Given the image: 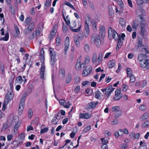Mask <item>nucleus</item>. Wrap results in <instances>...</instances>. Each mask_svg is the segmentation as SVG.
I'll list each match as a JSON object with an SVG mask.
<instances>
[{"label":"nucleus","instance_id":"nucleus-35","mask_svg":"<svg viewBox=\"0 0 149 149\" xmlns=\"http://www.w3.org/2000/svg\"><path fill=\"white\" fill-rule=\"evenodd\" d=\"M15 81L17 83L19 84H21L23 81V79L21 76H19L17 77L16 78Z\"/></svg>","mask_w":149,"mask_h":149},{"label":"nucleus","instance_id":"nucleus-39","mask_svg":"<svg viewBox=\"0 0 149 149\" xmlns=\"http://www.w3.org/2000/svg\"><path fill=\"white\" fill-rule=\"evenodd\" d=\"M44 126V125H42L41 127V129L40 132V134H42L43 133H44L45 132H47L48 130V127H46L43 128L42 129L43 127Z\"/></svg>","mask_w":149,"mask_h":149},{"label":"nucleus","instance_id":"nucleus-24","mask_svg":"<svg viewBox=\"0 0 149 149\" xmlns=\"http://www.w3.org/2000/svg\"><path fill=\"white\" fill-rule=\"evenodd\" d=\"M146 55L144 54H140L138 56V59L140 62H142V61H144L146 60Z\"/></svg>","mask_w":149,"mask_h":149},{"label":"nucleus","instance_id":"nucleus-7","mask_svg":"<svg viewBox=\"0 0 149 149\" xmlns=\"http://www.w3.org/2000/svg\"><path fill=\"white\" fill-rule=\"evenodd\" d=\"M58 26V24H56L53 27L49 34L48 36V38L50 40H51L56 35L57 32Z\"/></svg>","mask_w":149,"mask_h":149},{"label":"nucleus","instance_id":"nucleus-62","mask_svg":"<svg viewBox=\"0 0 149 149\" xmlns=\"http://www.w3.org/2000/svg\"><path fill=\"white\" fill-rule=\"evenodd\" d=\"M90 82L87 81H83L82 82V84L83 86H85L89 84Z\"/></svg>","mask_w":149,"mask_h":149},{"label":"nucleus","instance_id":"nucleus-52","mask_svg":"<svg viewBox=\"0 0 149 149\" xmlns=\"http://www.w3.org/2000/svg\"><path fill=\"white\" fill-rule=\"evenodd\" d=\"M51 2L52 0H47L45 3V6L47 8H48L51 4Z\"/></svg>","mask_w":149,"mask_h":149},{"label":"nucleus","instance_id":"nucleus-34","mask_svg":"<svg viewBox=\"0 0 149 149\" xmlns=\"http://www.w3.org/2000/svg\"><path fill=\"white\" fill-rule=\"evenodd\" d=\"M122 112L121 110L117 111L115 112V118H118L122 115Z\"/></svg>","mask_w":149,"mask_h":149},{"label":"nucleus","instance_id":"nucleus-47","mask_svg":"<svg viewBox=\"0 0 149 149\" xmlns=\"http://www.w3.org/2000/svg\"><path fill=\"white\" fill-rule=\"evenodd\" d=\"M91 129V126H88L87 127L85 128L83 131V133L84 134L87 133L88 131Z\"/></svg>","mask_w":149,"mask_h":149},{"label":"nucleus","instance_id":"nucleus-50","mask_svg":"<svg viewBox=\"0 0 149 149\" xmlns=\"http://www.w3.org/2000/svg\"><path fill=\"white\" fill-rule=\"evenodd\" d=\"M90 58L89 56L88 55H86L85 57V63L88 64L90 62Z\"/></svg>","mask_w":149,"mask_h":149},{"label":"nucleus","instance_id":"nucleus-26","mask_svg":"<svg viewBox=\"0 0 149 149\" xmlns=\"http://www.w3.org/2000/svg\"><path fill=\"white\" fill-rule=\"evenodd\" d=\"M56 43L55 44V47L57 49L58 47L60 45L61 38L59 36H57L56 38Z\"/></svg>","mask_w":149,"mask_h":149},{"label":"nucleus","instance_id":"nucleus-21","mask_svg":"<svg viewBox=\"0 0 149 149\" xmlns=\"http://www.w3.org/2000/svg\"><path fill=\"white\" fill-rule=\"evenodd\" d=\"M73 39L76 46L77 47L80 46V42L79 38L76 35H74L73 36Z\"/></svg>","mask_w":149,"mask_h":149},{"label":"nucleus","instance_id":"nucleus-8","mask_svg":"<svg viewBox=\"0 0 149 149\" xmlns=\"http://www.w3.org/2000/svg\"><path fill=\"white\" fill-rule=\"evenodd\" d=\"M34 28L35 23L34 22H32L29 24L27 27L25 29L24 33L26 35L29 34L33 30Z\"/></svg>","mask_w":149,"mask_h":149},{"label":"nucleus","instance_id":"nucleus-37","mask_svg":"<svg viewBox=\"0 0 149 149\" xmlns=\"http://www.w3.org/2000/svg\"><path fill=\"white\" fill-rule=\"evenodd\" d=\"M84 51L86 53H88L90 51V47L89 45L88 44H86L84 47Z\"/></svg>","mask_w":149,"mask_h":149},{"label":"nucleus","instance_id":"nucleus-36","mask_svg":"<svg viewBox=\"0 0 149 149\" xmlns=\"http://www.w3.org/2000/svg\"><path fill=\"white\" fill-rule=\"evenodd\" d=\"M70 43H65V47L64 49V53L65 55L66 54L67 51L68 50L69 47H70Z\"/></svg>","mask_w":149,"mask_h":149},{"label":"nucleus","instance_id":"nucleus-57","mask_svg":"<svg viewBox=\"0 0 149 149\" xmlns=\"http://www.w3.org/2000/svg\"><path fill=\"white\" fill-rule=\"evenodd\" d=\"M101 140L103 144L107 145L108 143V141L107 140L105 139L104 138H102L101 139Z\"/></svg>","mask_w":149,"mask_h":149},{"label":"nucleus","instance_id":"nucleus-53","mask_svg":"<svg viewBox=\"0 0 149 149\" xmlns=\"http://www.w3.org/2000/svg\"><path fill=\"white\" fill-rule=\"evenodd\" d=\"M143 127H146L149 126V121H147L142 124Z\"/></svg>","mask_w":149,"mask_h":149},{"label":"nucleus","instance_id":"nucleus-64","mask_svg":"<svg viewBox=\"0 0 149 149\" xmlns=\"http://www.w3.org/2000/svg\"><path fill=\"white\" fill-rule=\"evenodd\" d=\"M101 149H108V146L107 145L103 144L101 146Z\"/></svg>","mask_w":149,"mask_h":149},{"label":"nucleus","instance_id":"nucleus-29","mask_svg":"<svg viewBox=\"0 0 149 149\" xmlns=\"http://www.w3.org/2000/svg\"><path fill=\"white\" fill-rule=\"evenodd\" d=\"M140 24L137 19L134 21L132 24V27L134 29H136L139 25Z\"/></svg>","mask_w":149,"mask_h":149},{"label":"nucleus","instance_id":"nucleus-3","mask_svg":"<svg viewBox=\"0 0 149 149\" xmlns=\"http://www.w3.org/2000/svg\"><path fill=\"white\" fill-rule=\"evenodd\" d=\"M91 42L95 44L97 47H99L101 43L100 37L98 35H93L91 38Z\"/></svg>","mask_w":149,"mask_h":149},{"label":"nucleus","instance_id":"nucleus-59","mask_svg":"<svg viewBox=\"0 0 149 149\" xmlns=\"http://www.w3.org/2000/svg\"><path fill=\"white\" fill-rule=\"evenodd\" d=\"M55 59L56 58H51L50 60V63L51 65H53L54 64L55 62L56 61Z\"/></svg>","mask_w":149,"mask_h":149},{"label":"nucleus","instance_id":"nucleus-31","mask_svg":"<svg viewBox=\"0 0 149 149\" xmlns=\"http://www.w3.org/2000/svg\"><path fill=\"white\" fill-rule=\"evenodd\" d=\"M108 65L109 69L114 67L116 65V62L115 60H110L109 63Z\"/></svg>","mask_w":149,"mask_h":149},{"label":"nucleus","instance_id":"nucleus-10","mask_svg":"<svg viewBox=\"0 0 149 149\" xmlns=\"http://www.w3.org/2000/svg\"><path fill=\"white\" fill-rule=\"evenodd\" d=\"M26 98L25 97L22 96L20 100L18 109L19 114V115H21L24 109L25 100Z\"/></svg>","mask_w":149,"mask_h":149},{"label":"nucleus","instance_id":"nucleus-63","mask_svg":"<svg viewBox=\"0 0 149 149\" xmlns=\"http://www.w3.org/2000/svg\"><path fill=\"white\" fill-rule=\"evenodd\" d=\"M111 52H109L106 53L105 54V56L104 57V58L105 59L109 57V56L111 54Z\"/></svg>","mask_w":149,"mask_h":149},{"label":"nucleus","instance_id":"nucleus-5","mask_svg":"<svg viewBox=\"0 0 149 149\" xmlns=\"http://www.w3.org/2000/svg\"><path fill=\"white\" fill-rule=\"evenodd\" d=\"M108 36L109 38L112 37L116 40H117L120 38V35H119L117 32L111 27L109 29Z\"/></svg>","mask_w":149,"mask_h":149},{"label":"nucleus","instance_id":"nucleus-16","mask_svg":"<svg viewBox=\"0 0 149 149\" xmlns=\"http://www.w3.org/2000/svg\"><path fill=\"white\" fill-rule=\"evenodd\" d=\"M60 104L63 106L65 107L66 108H69L71 105L69 102L66 103L65 101L63 99H60L59 100Z\"/></svg>","mask_w":149,"mask_h":149},{"label":"nucleus","instance_id":"nucleus-40","mask_svg":"<svg viewBox=\"0 0 149 149\" xmlns=\"http://www.w3.org/2000/svg\"><path fill=\"white\" fill-rule=\"evenodd\" d=\"M120 24L121 26H123L126 23L125 19L123 18H121L120 19Z\"/></svg>","mask_w":149,"mask_h":149},{"label":"nucleus","instance_id":"nucleus-23","mask_svg":"<svg viewBox=\"0 0 149 149\" xmlns=\"http://www.w3.org/2000/svg\"><path fill=\"white\" fill-rule=\"evenodd\" d=\"M49 51L50 54V58H56V55L54 49L52 48H50L49 49Z\"/></svg>","mask_w":149,"mask_h":149},{"label":"nucleus","instance_id":"nucleus-56","mask_svg":"<svg viewBox=\"0 0 149 149\" xmlns=\"http://www.w3.org/2000/svg\"><path fill=\"white\" fill-rule=\"evenodd\" d=\"M123 91L124 92L126 91L128 88V86L125 84H123L122 86Z\"/></svg>","mask_w":149,"mask_h":149},{"label":"nucleus","instance_id":"nucleus-18","mask_svg":"<svg viewBox=\"0 0 149 149\" xmlns=\"http://www.w3.org/2000/svg\"><path fill=\"white\" fill-rule=\"evenodd\" d=\"M141 67L143 68H149V59H146L140 62Z\"/></svg>","mask_w":149,"mask_h":149},{"label":"nucleus","instance_id":"nucleus-49","mask_svg":"<svg viewBox=\"0 0 149 149\" xmlns=\"http://www.w3.org/2000/svg\"><path fill=\"white\" fill-rule=\"evenodd\" d=\"M146 106L144 104L141 105L139 107V109L141 111H144L146 109H147Z\"/></svg>","mask_w":149,"mask_h":149},{"label":"nucleus","instance_id":"nucleus-19","mask_svg":"<svg viewBox=\"0 0 149 149\" xmlns=\"http://www.w3.org/2000/svg\"><path fill=\"white\" fill-rule=\"evenodd\" d=\"M98 102H93L88 104L86 106L87 109H91L94 108L98 104Z\"/></svg>","mask_w":149,"mask_h":149},{"label":"nucleus","instance_id":"nucleus-12","mask_svg":"<svg viewBox=\"0 0 149 149\" xmlns=\"http://www.w3.org/2000/svg\"><path fill=\"white\" fill-rule=\"evenodd\" d=\"M121 89L116 90L115 91V95L113 98L116 101H118L123 96V94L121 93Z\"/></svg>","mask_w":149,"mask_h":149},{"label":"nucleus","instance_id":"nucleus-30","mask_svg":"<svg viewBox=\"0 0 149 149\" xmlns=\"http://www.w3.org/2000/svg\"><path fill=\"white\" fill-rule=\"evenodd\" d=\"M148 117V113L147 112L144 113L141 117V121H144L146 120Z\"/></svg>","mask_w":149,"mask_h":149},{"label":"nucleus","instance_id":"nucleus-2","mask_svg":"<svg viewBox=\"0 0 149 149\" xmlns=\"http://www.w3.org/2000/svg\"><path fill=\"white\" fill-rule=\"evenodd\" d=\"M103 54L102 52H100L98 54V57L97 59V54L96 53H94L92 58L93 63L95 65L100 64L102 61V57Z\"/></svg>","mask_w":149,"mask_h":149},{"label":"nucleus","instance_id":"nucleus-25","mask_svg":"<svg viewBox=\"0 0 149 149\" xmlns=\"http://www.w3.org/2000/svg\"><path fill=\"white\" fill-rule=\"evenodd\" d=\"M85 29L84 31V35L86 37H88L89 35L90 30L89 27H84Z\"/></svg>","mask_w":149,"mask_h":149},{"label":"nucleus","instance_id":"nucleus-61","mask_svg":"<svg viewBox=\"0 0 149 149\" xmlns=\"http://www.w3.org/2000/svg\"><path fill=\"white\" fill-rule=\"evenodd\" d=\"M33 114V111L31 109H30L28 111V117L31 118Z\"/></svg>","mask_w":149,"mask_h":149},{"label":"nucleus","instance_id":"nucleus-51","mask_svg":"<svg viewBox=\"0 0 149 149\" xmlns=\"http://www.w3.org/2000/svg\"><path fill=\"white\" fill-rule=\"evenodd\" d=\"M130 81L131 83H133L135 81L136 77L134 75L130 76Z\"/></svg>","mask_w":149,"mask_h":149},{"label":"nucleus","instance_id":"nucleus-44","mask_svg":"<svg viewBox=\"0 0 149 149\" xmlns=\"http://www.w3.org/2000/svg\"><path fill=\"white\" fill-rule=\"evenodd\" d=\"M120 107L117 106H115L113 107L111 109V110L112 111H118L120 110Z\"/></svg>","mask_w":149,"mask_h":149},{"label":"nucleus","instance_id":"nucleus-38","mask_svg":"<svg viewBox=\"0 0 149 149\" xmlns=\"http://www.w3.org/2000/svg\"><path fill=\"white\" fill-rule=\"evenodd\" d=\"M32 21V18L31 17H29L26 18L25 20V23L26 24L25 25V26H26V25H27L29 23H30Z\"/></svg>","mask_w":149,"mask_h":149},{"label":"nucleus","instance_id":"nucleus-13","mask_svg":"<svg viewBox=\"0 0 149 149\" xmlns=\"http://www.w3.org/2000/svg\"><path fill=\"white\" fill-rule=\"evenodd\" d=\"M61 117V116L59 112L57 113L51 121V123L53 125H56Z\"/></svg>","mask_w":149,"mask_h":149},{"label":"nucleus","instance_id":"nucleus-20","mask_svg":"<svg viewBox=\"0 0 149 149\" xmlns=\"http://www.w3.org/2000/svg\"><path fill=\"white\" fill-rule=\"evenodd\" d=\"M84 22L85 27H89V24L91 22V19L89 15H88L85 16Z\"/></svg>","mask_w":149,"mask_h":149},{"label":"nucleus","instance_id":"nucleus-41","mask_svg":"<svg viewBox=\"0 0 149 149\" xmlns=\"http://www.w3.org/2000/svg\"><path fill=\"white\" fill-rule=\"evenodd\" d=\"M33 85L31 84L29 85V88L27 90V91L28 93L30 94L32 92L33 89Z\"/></svg>","mask_w":149,"mask_h":149},{"label":"nucleus","instance_id":"nucleus-60","mask_svg":"<svg viewBox=\"0 0 149 149\" xmlns=\"http://www.w3.org/2000/svg\"><path fill=\"white\" fill-rule=\"evenodd\" d=\"M137 4L139 5H140L144 3L143 0H136Z\"/></svg>","mask_w":149,"mask_h":149},{"label":"nucleus","instance_id":"nucleus-4","mask_svg":"<svg viewBox=\"0 0 149 149\" xmlns=\"http://www.w3.org/2000/svg\"><path fill=\"white\" fill-rule=\"evenodd\" d=\"M79 27L77 29H73V28H75L77 26L76 22L74 21H71L69 26L70 30L72 32H79L81 29V24L79 22L78 24Z\"/></svg>","mask_w":149,"mask_h":149},{"label":"nucleus","instance_id":"nucleus-11","mask_svg":"<svg viewBox=\"0 0 149 149\" xmlns=\"http://www.w3.org/2000/svg\"><path fill=\"white\" fill-rule=\"evenodd\" d=\"M13 95L12 92H8L6 94V98L4 100V104H7L13 98Z\"/></svg>","mask_w":149,"mask_h":149},{"label":"nucleus","instance_id":"nucleus-17","mask_svg":"<svg viewBox=\"0 0 149 149\" xmlns=\"http://www.w3.org/2000/svg\"><path fill=\"white\" fill-rule=\"evenodd\" d=\"M8 120L11 121L12 123H18L19 118L17 116H13V115H10L8 118Z\"/></svg>","mask_w":149,"mask_h":149},{"label":"nucleus","instance_id":"nucleus-46","mask_svg":"<svg viewBox=\"0 0 149 149\" xmlns=\"http://www.w3.org/2000/svg\"><path fill=\"white\" fill-rule=\"evenodd\" d=\"M25 136L24 134L21 133L18 136V138L20 140V141H22L24 139Z\"/></svg>","mask_w":149,"mask_h":149},{"label":"nucleus","instance_id":"nucleus-32","mask_svg":"<svg viewBox=\"0 0 149 149\" xmlns=\"http://www.w3.org/2000/svg\"><path fill=\"white\" fill-rule=\"evenodd\" d=\"M9 38V35L8 33H5V36L2 37L0 39V40H2L4 41H7L8 40Z\"/></svg>","mask_w":149,"mask_h":149},{"label":"nucleus","instance_id":"nucleus-9","mask_svg":"<svg viewBox=\"0 0 149 149\" xmlns=\"http://www.w3.org/2000/svg\"><path fill=\"white\" fill-rule=\"evenodd\" d=\"M92 73V68L90 66H86L82 74L83 76L86 77L88 75H90Z\"/></svg>","mask_w":149,"mask_h":149},{"label":"nucleus","instance_id":"nucleus-33","mask_svg":"<svg viewBox=\"0 0 149 149\" xmlns=\"http://www.w3.org/2000/svg\"><path fill=\"white\" fill-rule=\"evenodd\" d=\"M137 19L140 24H144L145 20L142 16H140Z\"/></svg>","mask_w":149,"mask_h":149},{"label":"nucleus","instance_id":"nucleus-27","mask_svg":"<svg viewBox=\"0 0 149 149\" xmlns=\"http://www.w3.org/2000/svg\"><path fill=\"white\" fill-rule=\"evenodd\" d=\"M72 79V76L70 74H68L66 76V83L69 84L71 82Z\"/></svg>","mask_w":149,"mask_h":149},{"label":"nucleus","instance_id":"nucleus-54","mask_svg":"<svg viewBox=\"0 0 149 149\" xmlns=\"http://www.w3.org/2000/svg\"><path fill=\"white\" fill-rule=\"evenodd\" d=\"M75 67L78 69L80 68V59L78 58L77 60V62L75 65Z\"/></svg>","mask_w":149,"mask_h":149},{"label":"nucleus","instance_id":"nucleus-45","mask_svg":"<svg viewBox=\"0 0 149 149\" xmlns=\"http://www.w3.org/2000/svg\"><path fill=\"white\" fill-rule=\"evenodd\" d=\"M117 2L118 4L120 7L121 8H123L124 4L122 1L121 0H118Z\"/></svg>","mask_w":149,"mask_h":149},{"label":"nucleus","instance_id":"nucleus-6","mask_svg":"<svg viewBox=\"0 0 149 149\" xmlns=\"http://www.w3.org/2000/svg\"><path fill=\"white\" fill-rule=\"evenodd\" d=\"M115 89V88H113L112 86H109L106 88L102 89L101 91L103 93L105 92V94L107 97H108L113 92Z\"/></svg>","mask_w":149,"mask_h":149},{"label":"nucleus","instance_id":"nucleus-28","mask_svg":"<svg viewBox=\"0 0 149 149\" xmlns=\"http://www.w3.org/2000/svg\"><path fill=\"white\" fill-rule=\"evenodd\" d=\"M126 71L127 74V77H130L131 76L133 75L132 70L129 68H127L126 69Z\"/></svg>","mask_w":149,"mask_h":149},{"label":"nucleus","instance_id":"nucleus-43","mask_svg":"<svg viewBox=\"0 0 149 149\" xmlns=\"http://www.w3.org/2000/svg\"><path fill=\"white\" fill-rule=\"evenodd\" d=\"M74 81L76 84H78L80 81V78L78 76H76L74 79Z\"/></svg>","mask_w":149,"mask_h":149},{"label":"nucleus","instance_id":"nucleus-55","mask_svg":"<svg viewBox=\"0 0 149 149\" xmlns=\"http://www.w3.org/2000/svg\"><path fill=\"white\" fill-rule=\"evenodd\" d=\"M143 46L142 44V39H140L139 40L138 42V47H141Z\"/></svg>","mask_w":149,"mask_h":149},{"label":"nucleus","instance_id":"nucleus-15","mask_svg":"<svg viewBox=\"0 0 149 149\" xmlns=\"http://www.w3.org/2000/svg\"><path fill=\"white\" fill-rule=\"evenodd\" d=\"M65 69L62 68H60L59 69V77L61 80L63 79L65 77Z\"/></svg>","mask_w":149,"mask_h":149},{"label":"nucleus","instance_id":"nucleus-1","mask_svg":"<svg viewBox=\"0 0 149 149\" xmlns=\"http://www.w3.org/2000/svg\"><path fill=\"white\" fill-rule=\"evenodd\" d=\"M44 54V50L43 49H42L40 50L39 56L40 61L42 63L40 68V69L39 76L40 78L42 80L45 79V58Z\"/></svg>","mask_w":149,"mask_h":149},{"label":"nucleus","instance_id":"nucleus-42","mask_svg":"<svg viewBox=\"0 0 149 149\" xmlns=\"http://www.w3.org/2000/svg\"><path fill=\"white\" fill-rule=\"evenodd\" d=\"M62 28L64 33H66L67 31L68 30V27L67 25L65 24L64 23H63Z\"/></svg>","mask_w":149,"mask_h":149},{"label":"nucleus","instance_id":"nucleus-48","mask_svg":"<svg viewBox=\"0 0 149 149\" xmlns=\"http://www.w3.org/2000/svg\"><path fill=\"white\" fill-rule=\"evenodd\" d=\"M65 4L67 6L71 8H72L74 10H75V8L72 5V4H70V3L69 2L65 1Z\"/></svg>","mask_w":149,"mask_h":149},{"label":"nucleus","instance_id":"nucleus-14","mask_svg":"<svg viewBox=\"0 0 149 149\" xmlns=\"http://www.w3.org/2000/svg\"><path fill=\"white\" fill-rule=\"evenodd\" d=\"M91 117V114L88 113H80L79 116V118L86 119H89Z\"/></svg>","mask_w":149,"mask_h":149},{"label":"nucleus","instance_id":"nucleus-22","mask_svg":"<svg viewBox=\"0 0 149 149\" xmlns=\"http://www.w3.org/2000/svg\"><path fill=\"white\" fill-rule=\"evenodd\" d=\"M95 97L97 99L101 100L102 99V93L99 90H97L95 92Z\"/></svg>","mask_w":149,"mask_h":149},{"label":"nucleus","instance_id":"nucleus-58","mask_svg":"<svg viewBox=\"0 0 149 149\" xmlns=\"http://www.w3.org/2000/svg\"><path fill=\"white\" fill-rule=\"evenodd\" d=\"M120 38L118 40H118V41L117 42V46H118V47H121V45L123 44V42H122L120 40L121 37L120 36Z\"/></svg>","mask_w":149,"mask_h":149}]
</instances>
